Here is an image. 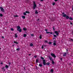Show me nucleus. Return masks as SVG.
<instances>
[{
  "instance_id": "f257e3e1",
  "label": "nucleus",
  "mask_w": 73,
  "mask_h": 73,
  "mask_svg": "<svg viewBox=\"0 0 73 73\" xmlns=\"http://www.w3.org/2000/svg\"><path fill=\"white\" fill-rule=\"evenodd\" d=\"M21 28V27H20V26H17V31H19V32H21V31H22V29H20Z\"/></svg>"
},
{
  "instance_id": "f03ea898",
  "label": "nucleus",
  "mask_w": 73,
  "mask_h": 73,
  "mask_svg": "<svg viewBox=\"0 0 73 73\" xmlns=\"http://www.w3.org/2000/svg\"><path fill=\"white\" fill-rule=\"evenodd\" d=\"M37 7V5L36 4L35 2L34 1L33 2V9H35Z\"/></svg>"
},
{
  "instance_id": "7ed1b4c3",
  "label": "nucleus",
  "mask_w": 73,
  "mask_h": 73,
  "mask_svg": "<svg viewBox=\"0 0 73 73\" xmlns=\"http://www.w3.org/2000/svg\"><path fill=\"white\" fill-rule=\"evenodd\" d=\"M46 60H43V64L44 65H46Z\"/></svg>"
},
{
  "instance_id": "20e7f679",
  "label": "nucleus",
  "mask_w": 73,
  "mask_h": 73,
  "mask_svg": "<svg viewBox=\"0 0 73 73\" xmlns=\"http://www.w3.org/2000/svg\"><path fill=\"white\" fill-rule=\"evenodd\" d=\"M54 33L56 34L57 36H58L59 35V33L57 31H55Z\"/></svg>"
},
{
  "instance_id": "39448f33",
  "label": "nucleus",
  "mask_w": 73,
  "mask_h": 73,
  "mask_svg": "<svg viewBox=\"0 0 73 73\" xmlns=\"http://www.w3.org/2000/svg\"><path fill=\"white\" fill-rule=\"evenodd\" d=\"M0 9L2 12H4V9H3V8L2 7H0Z\"/></svg>"
},
{
  "instance_id": "423d86ee",
  "label": "nucleus",
  "mask_w": 73,
  "mask_h": 73,
  "mask_svg": "<svg viewBox=\"0 0 73 73\" xmlns=\"http://www.w3.org/2000/svg\"><path fill=\"white\" fill-rule=\"evenodd\" d=\"M51 55L52 57H53L54 58H56V56H55V54L53 53H51Z\"/></svg>"
},
{
  "instance_id": "0eeeda50",
  "label": "nucleus",
  "mask_w": 73,
  "mask_h": 73,
  "mask_svg": "<svg viewBox=\"0 0 73 73\" xmlns=\"http://www.w3.org/2000/svg\"><path fill=\"white\" fill-rule=\"evenodd\" d=\"M46 33H47V34H49V33H50L51 35H52L53 33H52V32H49L47 31L46 32Z\"/></svg>"
},
{
  "instance_id": "6e6552de",
  "label": "nucleus",
  "mask_w": 73,
  "mask_h": 73,
  "mask_svg": "<svg viewBox=\"0 0 73 73\" xmlns=\"http://www.w3.org/2000/svg\"><path fill=\"white\" fill-rule=\"evenodd\" d=\"M66 19H73V18H72V17L69 18V16H68V15H66Z\"/></svg>"
},
{
  "instance_id": "1a4fd4ad",
  "label": "nucleus",
  "mask_w": 73,
  "mask_h": 73,
  "mask_svg": "<svg viewBox=\"0 0 73 73\" xmlns=\"http://www.w3.org/2000/svg\"><path fill=\"white\" fill-rule=\"evenodd\" d=\"M66 53L65 52L63 55V56H64V57H65V56H66Z\"/></svg>"
},
{
  "instance_id": "9d476101",
  "label": "nucleus",
  "mask_w": 73,
  "mask_h": 73,
  "mask_svg": "<svg viewBox=\"0 0 73 73\" xmlns=\"http://www.w3.org/2000/svg\"><path fill=\"white\" fill-rule=\"evenodd\" d=\"M17 34L16 33L15 34V37L16 38H17Z\"/></svg>"
},
{
  "instance_id": "9b49d317",
  "label": "nucleus",
  "mask_w": 73,
  "mask_h": 73,
  "mask_svg": "<svg viewBox=\"0 0 73 73\" xmlns=\"http://www.w3.org/2000/svg\"><path fill=\"white\" fill-rule=\"evenodd\" d=\"M5 67L6 68H7V69H8L9 67V66H8V65H6L5 66Z\"/></svg>"
},
{
  "instance_id": "f8f14e48",
  "label": "nucleus",
  "mask_w": 73,
  "mask_h": 73,
  "mask_svg": "<svg viewBox=\"0 0 73 73\" xmlns=\"http://www.w3.org/2000/svg\"><path fill=\"white\" fill-rule=\"evenodd\" d=\"M40 59L41 60H44V58L42 57V56H40Z\"/></svg>"
},
{
  "instance_id": "ddd939ff",
  "label": "nucleus",
  "mask_w": 73,
  "mask_h": 73,
  "mask_svg": "<svg viewBox=\"0 0 73 73\" xmlns=\"http://www.w3.org/2000/svg\"><path fill=\"white\" fill-rule=\"evenodd\" d=\"M27 35L25 34H24L23 35V37H27Z\"/></svg>"
},
{
  "instance_id": "4468645a",
  "label": "nucleus",
  "mask_w": 73,
  "mask_h": 73,
  "mask_svg": "<svg viewBox=\"0 0 73 73\" xmlns=\"http://www.w3.org/2000/svg\"><path fill=\"white\" fill-rule=\"evenodd\" d=\"M66 14H64L63 15V17H66Z\"/></svg>"
},
{
  "instance_id": "2eb2a0df",
  "label": "nucleus",
  "mask_w": 73,
  "mask_h": 73,
  "mask_svg": "<svg viewBox=\"0 0 73 73\" xmlns=\"http://www.w3.org/2000/svg\"><path fill=\"white\" fill-rule=\"evenodd\" d=\"M35 14H38V12H37V11L35 10Z\"/></svg>"
},
{
  "instance_id": "dca6fc26",
  "label": "nucleus",
  "mask_w": 73,
  "mask_h": 73,
  "mask_svg": "<svg viewBox=\"0 0 73 73\" xmlns=\"http://www.w3.org/2000/svg\"><path fill=\"white\" fill-rule=\"evenodd\" d=\"M39 66H40V67H42V65L41 64H39Z\"/></svg>"
},
{
  "instance_id": "f3484780",
  "label": "nucleus",
  "mask_w": 73,
  "mask_h": 73,
  "mask_svg": "<svg viewBox=\"0 0 73 73\" xmlns=\"http://www.w3.org/2000/svg\"><path fill=\"white\" fill-rule=\"evenodd\" d=\"M50 64V63L49 62H48L47 63H46V64L47 65H49Z\"/></svg>"
},
{
  "instance_id": "a211bd4d",
  "label": "nucleus",
  "mask_w": 73,
  "mask_h": 73,
  "mask_svg": "<svg viewBox=\"0 0 73 73\" xmlns=\"http://www.w3.org/2000/svg\"><path fill=\"white\" fill-rule=\"evenodd\" d=\"M23 30H24L25 31H27V29H26V28H24V27L23 28Z\"/></svg>"
},
{
  "instance_id": "6ab92c4d",
  "label": "nucleus",
  "mask_w": 73,
  "mask_h": 73,
  "mask_svg": "<svg viewBox=\"0 0 73 73\" xmlns=\"http://www.w3.org/2000/svg\"><path fill=\"white\" fill-rule=\"evenodd\" d=\"M36 63H38V59H36Z\"/></svg>"
},
{
  "instance_id": "aec40b11",
  "label": "nucleus",
  "mask_w": 73,
  "mask_h": 73,
  "mask_svg": "<svg viewBox=\"0 0 73 73\" xmlns=\"http://www.w3.org/2000/svg\"><path fill=\"white\" fill-rule=\"evenodd\" d=\"M14 17H19V16L17 15H14Z\"/></svg>"
},
{
  "instance_id": "412c9836",
  "label": "nucleus",
  "mask_w": 73,
  "mask_h": 73,
  "mask_svg": "<svg viewBox=\"0 0 73 73\" xmlns=\"http://www.w3.org/2000/svg\"><path fill=\"white\" fill-rule=\"evenodd\" d=\"M14 43H15V44H19V43L16 41H14Z\"/></svg>"
},
{
  "instance_id": "4be33fe9",
  "label": "nucleus",
  "mask_w": 73,
  "mask_h": 73,
  "mask_svg": "<svg viewBox=\"0 0 73 73\" xmlns=\"http://www.w3.org/2000/svg\"><path fill=\"white\" fill-rule=\"evenodd\" d=\"M33 45V44L32 43H31L30 44V46H32Z\"/></svg>"
},
{
  "instance_id": "5701e85b",
  "label": "nucleus",
  "mask_w": 73,
  "mask_h": 73,
  "mask_svg": "<svg viewBox=\"0 0 73 73\" xmlns=\"http://www.w3.org/2000/svg\"><path fill=\"white\" fill-rule=\"evenodd\" d=\"M4 71H5V69H4V68L3 67L1 68Z\"/></svg>"
},
{
  "instance_id": "b1692460",
  "label": "nucleus",
  "mask_w": 73,
  "mask_h": 73,
  "mask_svg": "<svg viewBox=\"0 0 73 73\" xmlns=\"http://www.w3.org/2000/svg\"><path fill=\"white\" fill-rule=\"evenodd\" d=\"M53 45L54 46H55L56 45V43L54 42L53 43Z\"/></svg>"
},
{
  "instance_id": "393cba45",
  "label": "nucleus",
  "mask_w": 73,
  "mask_h": 73,
  "mask_svg": "<svg viewBox=\"0 0 73 73\" xmlns=\"http://www.w3.org/2000/svg\"><path fill=\"white\" fill-rule=\"evenodd\" d=\"M25 12H26V13H28V14L29 13V11H26Z\"/></svg>"
},
{
  "instance_id": "a878e982",
  "label": "nucleus",
  "mask_w": 73,
  "mask_h": 73,
  "mask_svg": "<svg viewBox=\"0 0 73 73\" xmlns=\"http://www.w3.org/2000/svg\"><path fill=\"white\" fill-rule=\"evenodd\" d=\"M16 50H17L18 51L20 50V48H17Z\"/></svg>"
},
{
  "instance_id": "bb28decb",
  "label": "nucleus",
  "mask_w": 73,
  "mask_h": 73,
  "mask_svg": "<svg viewBox=\"0 0 73 73\" xmlns=\"http://www.w3.org/2000/svg\"><path fill=\"white\" fill-rule=\"evenodd\" d=\"M53 69H52L51 70V72H52V73H53Z\"/></svg>"
},
{
  "instance_id": "cd10ccee",
  "label": "nucleus",
  "mask_w": 73,
  "mask_h": 73,
  "mask_svg": "<svg viewBox=\"0 0 73 73\" xmlns=\"http://www.w3.org/2000/svg\"><path fill=\"white\" fill-rule=\"evenodd\" d=\"M39 38H40V39H41L42 38V37L41 36V35H40V36H39Z\"/></svg>"
},
{
  "instance_id": "c85d7f7f",
  "label": "nucleus",
  "mask_w": 73,
  "mask_h": 73,
  "mask_svg": "<svg viewBox=\"0 0 73 73\" xmlns=\"http://www.w3.org/2000/svg\"><path fill=\"white\" fill-rule=\"evenodd\" d=\"M22 18H23V19H25V16H22Z\"/></svg>"
},
{
  "instance_id": "c756f323",
  "label": "nucleus",
  "mask_w": 73,
  "mask_h": 73,
  "mask_svg": "<svg viewBox=\"0 0 73 73\" xmlns=\"http://www.w3.org/2000/svg\"><path fill=\"white\" fill-rule=\"evenodd\" d=\"M52 63L53 64H54V61H52Z\"/></svg>"
},
{
  "instance_id": "7c9ffc66",
  "label": "nucleus",
  "mask_w": 73,
  "mask_h": 73,
  "mask_svg": "<svg viewBox=\"0 0 73 73\" xmlns=\"http://www.w3.org/2000/svg\"><path fill=\"white\" fill-rule=\"evenodd\" d=\"M26 12L25 13V12H24V15H25H25H27V14H26Z\"/></svg>"
},
{
  "instance_id": "2f4dec72",
  "label": "nucleus",
  "mask_w": 73,
  "mask_h": 73,
  "mask_svg": "<svg viewBox=\"0 0 73 73\" xmlns=\"http://www.w3.org/2000/svg\"><path fill=\"white\" fill-rule=\"evenodd\" d=\"M11 31H14V29H13L11 28Z\"/></svg>"
},
{
  "instance_id": "473e14b6",
  "label": "nucleus",
  "mask_w": 73,
  "mask_h": 73,
  "mask_svg": "<svg viewBox=\"0 0 73 73\" xmlns=\"http://www.w3.org/2000/svg\"><path fill=\"white\" fill-rule=\"evenodd\" d=\"M53 28V29L54 31V30H55V28H54V26Z\"/></svg>"
},
{
  "instance_id": "72a5a7b5",
  "label": "nucleus",
  "mask_w": 73,
  "mask_h": 73,
  "mask_svg": "<svg viewBox=\"0 0 73 73\" xmlns=\"http://www.w3.org/2000/svg\"><path fill=\"white\" fill-rule=\"evenodd\" d=\"M31 36H34V34H31Z\"/></svg>"
},
{
  "instance_id": "f704fd0d",
  "label": "nucleus",
  "mask_w": 73,
  "mask_h": 73,
  "mask_svg": "<svg viewBox=\"0 0 73 73\" xmlns=\"http://www.w3.org/2000/svg\"><path fill=\"white\" fill-rule=\"evenodd\" d=\"M0 16L2 17V16H3V14H0Z\"/></svg>"
},
{
  "instance_id": "c9c22d12",
  "label": "nucleus",
  "mask_w": 73,
  "mask_h": 73,
  "mask_svg": "<svg viewBox=\"0 0 73 73\" xmlns=\"http://www.w3.org/2000/svg\"><path fill=\"white\" fill-rule=\"evenodd\" d=\"M37 57V55H35L34 56V57H35V58H36Z\"/></svg>"
},
{
  "instance_id": "e433bc0d",
  "label": "nucleus",
  "mask_w": 73,
  "mask_h": 73,
  "mask_svg": "<svg viewBox=\"0 0 73 73\" xmlns=\"http://www.w3.org/2000/svg\"><path fill=\"white\" fill-rule=\"evenodd\" d=\"M49 58L50 60H52V58H50V57H49Z\"/></svg>"
},
{
  "instance_id": "4c0bfd02",
  "label": "nucleus",
  "mask_w": 73,
  "mask_h": 73,
  "mask_svg": "<svg viewBox=\"0 0 73 73\" xmlns=\"http://www.w3.org/2000/svg\"><path fill=\"white\" fill-rule=\"evenodd\" d=\"M52 5H53V6L54 5H55V3H52Z\"/></svg>"
},
{
  "instance_id": "58836bf2",
  "label": "nucleus",
  "mask_w": 73,
  "mask_h": 73,
  "mask_svg": "<svg viewBox=\"0 0 73 73\" xmlns=\"http://www.w3.org/2000/svg\"><path fill=\"white\" fill-rule=\"evenodd\" d=\"M53 36H54V37H57V36H56V35H54Z\"/></svg>"
},
{
  "instance_id": "ea45409f",
  "label": "nucleus",
  "mask_w": 73,
  "mask_h": 73,
  "mask_svg": "<svg viewBox=\"0 0 73 73\" xmlns=\"http://www.w3.org/2000/svg\"><path fill=\"white\" fill-rule=\"evenodd\" d=\"M56 40H54V41H53V42H54V43H56Z\"/></svg>"
},
{
  "instance_id": "a19ab883",
  "label": "nucleus",
  "mask_w": 73,
  "mask_h": 73,
  "mask_svg": "<svg viewBox=\"0 0 73 73\" xmlns=\"http://www.w3.org/2000/svg\"><path fill=\"white\" fill-rule=\"evenodd\" d=\"M42 49H44V46L43 45L42 46Z\"/></svg>"
},
{
  "instance_id": "79ce46f5",
  "label": "nucleus",
  "mask_w": 73,
  "mask_h": 73,
  "mask_svg": "<svg viewBox=\"0 0 73 73\" xmlns=\"http://www.w3.org/2000/svg\"><path fill=\"white\" fill-rule=\"evenodd\" d=\"M70 22L71 25H73V23H72L70 22Z\"/></svg>"
},
{
  "instance_id": "37998d69",
  "label": "nucleus",
  "mask_w": 73,
  "mask_h": 73,
  "mask_svg": "<svg viewBox=\"0 0 73 73\" xmlns=\"http://www.w3.org/2000/svg\"><path fill=\"white\" fill-rule=\"evenodd\" d=\"M8 64H9V65H11V62H9V63H8Z\"/></svg>"
},
{
  "instance_id": "c03bdc74",
  "label": "nucleus",
  "mask_w": 73,
  "mask_h": 73,
  "mask_svg": "<svg viewBox=\"0 0 73 73\" xmlns=\"http://www.w3.org/2000/svg\"><path fill=\"white\" fill-rule=\"evenodd\" d=\"M49 44H52V42H49Z\"/></svg>"
},
{
  "instance_id": "a18cd8bd",
  "label": "nucleus",
  "mask_w": 73,
  "mask_h": 73,
  "mask_svg": "<svg viewBox=\"0 0 73 73\" xmlns=\"http://www.w3.org/2000/svg\"><path fill=\"white\" fill-rule=\"evenodd\" d=\"M45 42H46L47 43L48 42V41H47V40H45Z\"/></svg>"
},
{
  "instance_id": "49530a36",
  "label": "nucleus",
  "mask_w": 73,
  "mask_h": 73,
  "mask_svg": "<svg viewBox=\"0 0 73 73\" xmlns=\"http://www.w3.org/2000/svg\"><path fill=\"white\" fill-rule=\"evenodd\" d=\"M62 14L63 15H65V13H64V12L62 13Z\"/></svg>"
},
{
  "instance_id": "de8ad7c7",
  "label": "nucleus",
  "mask_w": 73,
  "mask_h": 73,
  "mask_svg": "<svg viewBox=\"0 0 73 73\" xmlns=\"http://www.w3.org/2000/svg\"><path fill=\"white\" fill-rule=\"evenodd\" d=\"M70 20H72L73 19H69Z\"/></svg>"
},
{
  "instance_id": "09e8293b",
  "label": "nucleus",
  "mask_w": 73,
  "mask_h": 73,
  "mask_svg": "<svg viewBox=\"0 0 73 73\" xmlns=\"http://www.w3.org/2000/svg\"><path fill=\"white\" fill-rule=\"evenodd\" d=\"M70 40L71 41H72L73 42V40L72 39H70Z\"/></svg>"
},
{
  "instance_id": "8fccbe9b",
  "label": "nucleus",
  "mask_w": 73,
  "mask_h": 73,
  "mask_svg": "<svg viewBox=\"0 0 73 73\" xmlns=\"http://www.w3.org/2000/svg\"><path fill=\"white\" fill-rule=\"evenodd\" d=\"M45 31H46V32H47L48 31V29H46L45 30Z\"/></svg>"
},
{
  "instance_id": "3c124183",
  "label": "nucleus",
  "mask_w": 73,
  "mask_h": 73,
  "mask_svg": "<svg viewBox=\"0 0 73 73\" xmlns=\"http://www.w3.org/2000/svg\"><path fill=\"white\" fill-rule=\"evenodd\" d=\"M60 60L61 61H62V58H60Z\"/></svg>"
},
{
  "instance_id": "603ef678",
  "label": "nucleus",
  "mask_w": 73,
  "mask_h": 73,
  "mask_svg": "<svg viewBox=\"0 0 73 73\" xmlns=\"http://www.w3.org/2000/svg\"><path fill=\"white\" fill-rule=\"evenodd\" d=\"M58 0H54L55 1H57Z\"/></svg>"
},
{
  "instance_id": "864d4df0",
  "label": "nucleus",
  "mask_w": 73,
  "mask_h": 73,
  "mask_svg": "<svg viewBox=\"0 0 73 73\" xmlns=\"http://www.w3.org/2000/svg\"><path fill=\"white\" fill-rule=\"evenodd\" d=\"M44 1V0H40V1Z\"/></svg>"
},
{
  "instance_id": "5fc2aeb1",
  "label": "nucleus",
  "mask_w": 73,
  "mask_h": 73,
  "mask_svg": "<svg viewBox=\"0 0 73 73\" xmlns=\"http://www.w3.org/2000/svg\"><path fill=\"white\" fill-rule=\"evenodd\" d=\"M39 20H40V19H38V20H37L38 21H39Z\"/></svg>"
},
{
  "instance_id": "6e6d98bb",
  "label": "nucleus",
  "mask_w": 73,
  "mask_h": 73,
  "mask_svg": "<svg viewBox=\"0 0 73 73\" xmlns=\"http://www.w3.org/2000/svg\"><path fill=\"white\" fill-rule=\"evenodd\" d=\"M1 64H3V62H1Z\"/></svg>"
},
{
  "instance_id": "4d7b16f0",
  "label": "nucleus",
  "mask_w": 73,
  "mask_h": 73,
  "mask_svg": "<svg viewBox=\"0 0 73 73\" xmlns=\"http://www.w3.org/2000/svg\"><path fill=\"white\" fill-rule=\"evenodd\" d=\"M31 54H29V56H31Z\"/></svg>"
},
{
  "instance_id": "13d9d810",
  "label": "nucleus",
  "mask_w": 73,
  "mask_h": 73,
  "mask_svg": "<svg viewBox=\"0 0 73 73\" xmlns=\"http://www.w3.org/2000/svg\"><path fill=\"white\" fill-rule=\"evenodd\" d=\"M24 69L25 70V67H24Z\"/></svg>"
},
{
  "instance_id": "bf43d9fd",
  "label": "nucleus",
  "mask_w": 73,
  "mask_h": 73,
  "mask_svg": "<svg viewBox=\"0 0 73 73\" xmlns=\"http://www.w3.org/2000/svg\"><path fill=\"white\" fill-rule=\"evenodd\" d=\"M2 38H4V36H2Z\"/></svg>"
},
{
  "instance_id": "052dcab7",
  "label": "nucleus",
  "mask_w": 73,
  "mask_h": 73,
  "mask_svg": "<svg viewBox=\"0 0 73 73\" xmlns=\"http://www.w3.org/2000/svg\"><path fill=\"white\" fill-rule=\"evenodd\" d=\"M53 40H54V39H55V38H53Z\"/></svg>"
},
{
  "instance_id": "680f3d73",
  "label": "nucleus",
  "mask_w": 73,
  "mask_h": 73,
  "mask_svg": "<svg viewBox=\"0 0 73 73\" xmlns=\"http://www.w3.org/2000/svg\"><path fill=\"white\" fill-rule=\"evenodd\" d=\"M72 11H73V7H72Z\"/></svg>"
},
{
  "instance_id": "e2e57ef3",
  "label": "nucleus",
  "mask_w": 73,
  "mask_h": 73,
  "mask_svg": "<svg viewBox=\"0 0 73 73\" xmlns=\"http://www.w3.org/2000/svg\"><path fill=\"white\" fill-rule=\"evenodd\" d=\"M67 50V51H68V50Z\"/></svg>"
},
{
  "instance_id": "0e129e2a",
  "label": "nucleus",
  "mask_w": 73,
  "mask_h": 73,
  "mask_svg": "<svg viewBox=\"0 0 73 73\" xmlns=\"http://www.w3.org/2000/svg\"><path fill=\"white\" fill-rule=\"evenodd\" d=\"M1 49V48H0V50Z\"/></svg>"
},
{
  "instance_id": "69168bd1",
  "label": "nucleus",
  "mask_w": 73,
  "mask_h": 73,
  "mask_svg": "<svg viewBox=\"0 0 73 73\" xmlns=\"http://www.w3.org/2000/svg\"><path fill=\"white\" fill-rule=\"evenodd\" d=\"M13 46H14V45H13Z\"/></svg>"
}]
</instances>
